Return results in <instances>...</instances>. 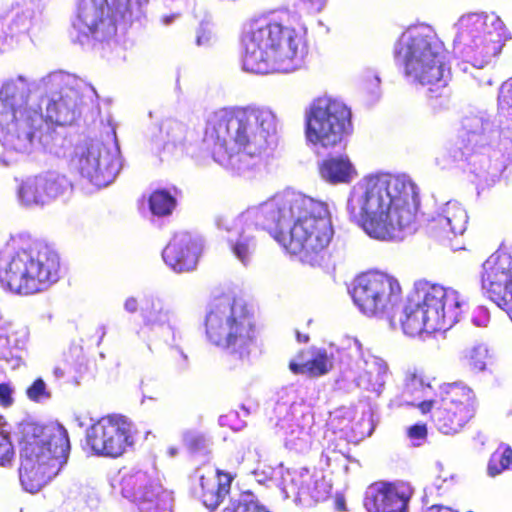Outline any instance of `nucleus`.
I'll list each match as a JSON object with an SVG mask.
<instances>
[{"instance_id":"1","label":"nucleus","mask_w":512,"mask_h":512,"mask_svg":"<svg viewBox=\"0 0 512 512\" xmlns=\"http://www.w3.org/2000/svg\"><path fill=\"white\" fill-rule=\"evenodd\" d=\"M95 88L58 70L38 79L15 74L0 81V164L12 167L41 153L66 155L70 142L50 126L72 125L97 105Z\"/></svg>"},{"instance_id":"2","label":"nucleus","mask_w":512,"mask_h":512,"mask_svg":"<svg viewBox=\"0 0 512 512\" xmlns=\"http://www.w3.org/2000/svg\"><path fill=\"white\" fill-rule=\"evenodd\" d=\"M277 127L268 107H226L208 115L202 143L215 162L242 174L276 146Z\"/></svg>"},{"instance_id":"3","label":"nucleus","mask_w":512,"mask_h":512,"mask_svg":"<svg viewBox=\"0 0 512 512\" xmlns=\"http://www.w3.org/2000/svg\"><path fill=\"white\" fill-rule=\"evenodd\" d=\"M419 203L416 185L410 179L378 174L352 188L347 210L369 236L392 240L415 223Z\"/></svg>"},{"instance_id":"4","label":"nucleus","mask_w":512,"mask_h":512,"mask_svg":"<svg viewBox=\"0 0 512 512\" xmlns=\"http://www.w3.org/2000/svg\"><path fill=\"white\" fill-rule=\"evenodd\" d=\"M148 0H77L72 41L110 61L125 58L126 30L144 16Z\"/></svg>"},{"instance_id":"5","label":"nucleus","mask_w":512,"mask_h":512,"mask_svg":"<svg viewBox=\"0 0 512 512\" xmlns=\"http://www.w3.org/2000/svg\"><path fill=\"white\" fill-rule=\"evenodd\" d=\"M394 56L402 59L405 73L415 81L442 89L439 94L429 89L428 100L434 111L448 108L451 93L446 87L451 70L446 59L447 51L429 27L406 30L394 46Z\"/></svg>"},{"instance_id":"6","label":"nucleus","mask_w":512,"mask_h":512,"mask_svg":"<svg viewBox=\"0 0 512 512\" xmlns=\"http://www.w3.org/2000/svg\"><path fill=\"white\" fill-rule=\"evenodd\" d=\"M20 433V482L26 491L36 493L67 463L70 453L68 432L59 423L39 425L28 422L21 425Z\"/></svg>"},{"instance_id":"7","label":"nucleus","mask_w":512,"mask_h":512,"mask_svg":"<svg viewBox=\"0 0 512 512\" xmlns=\"http://www.w3.org/2000/svg\"><path fill=\"white\" fill-rule=\"evenodd\" d=\"M12 252L0 261V285L15 294L31 295L59 279L60 260L47 244L19 234L11 237Z\"/></svg>"},{"instance_id":"8","label":"nucleus","mask_w":512,"mask_h":512,"mask_svg":"<svg viewBox=\"0 0 512 512\" xmlns=\"http://www.w3.org/2000/svg\"><path fill=\"white\" fill-rule=\"evenodd\" d=\"M208 341L240 360L259 353L253 308L242 298L223 295L211 301L205 316Z\"/></svg>"},{"instance_id":"9","label":"nucleus","mask_w":512,"mask_h":512,"mask_svg":"<svg viewBox=\"0 0 512 512\" xmlns=\"http://www.w3.org/2000/svg\"><path fill=\"white\" fill-rule=\"evenodd\" d=\"M288 11L278 10L252 19L243 29L242 70L258 75L288 72Z\"/></svg>"},{"instance_id":"10","label":"nucleus","mask_w":512,"mask_h":512,"mask_svg":"<svg viewBox=\"0 0 512 512\" xmlns=\"http://www.w3.org/2000/svg\"><path fill=\"white\" fill-rule=\"evenodd\" d=\"M290 255L304 264L321 265L328 255L334 230L326 203L297 194L290 204Z\"/></svg>"},{"instance_id":"11","label":"nucleus","mask_w":512,"mask_h":512,"mask_svg":"<svg viewBox=\"0 0 512 512\" xmlns=\"http://www.w3.org/2000/svg\"><path fill=\"white\" fill-rule=\"evenodd\" d=\"M105 129V136L80 139L71 160L79 175L97 188L111 184L122 168L116 130L110 125Z\"/></svg>"},{"instance_id":"12","label":"nucleus","mask_w":512,"mask_h":512,"mask_svg":"<svg viewBox=\"0 0 512 512\" xmlns=\"http://www.w3.org/2000/svg\"><path fill=\"white\" fill-rule=\"evenodd\" d=\"M417 408L423 415L430 414L439 432L455 435L475 417L477 397L474 390L463 383H444L434 399L419 402Z\"/></svg>"},{"instance_id":"13","label":"nucleus","mask_w":512,"mask_h":512,"mask_svg":"<svg viewBox=\"0 0 512 512\" xmlns=\"http://www.w3.org/2000/svg\"><path fill=\"white\" fill-rule=\"evenodd\" d=\"M352 129L351 111L329 98L315 99L306 114L305 136L313 145L329 149L338 146Z\"/></svg>"},{"instance_id":"14","label":"nucleus","mask_w":512,"mask_h":512,"mask_svg":"<svg viewBox=\"0 0 512 512\" xmlns=\"http://www.w3.org/2000/svg\"><path fill=\"white\" fill-rule=\"evenodd\" d=\"M351 296L364 315L385 318L400 303L402 287L399 280L390 274L369 271L356 277Z\"/></svg>"},{"instance_id":"15","label":"nucleus","mask_w":512,"mask_h":512,"mask_svg":"<svg viewBox=\"0 0 512 512\" xmlns=\"http://www.w3.org/2000/svg\"><path fill=\"white\" fill-rule=\"evenodd\" d=\"M461 34L470 39L467 50V61L473 66L482 68L498 56L507 39L504 23L499 18L486 15H469L461 22Z\"/></svg>"},{"instance_id":"16","label":"nucleus","mask_w":512,"mask_h":512,"mask_svg":"<svg viewBox=\"0 0 512 512\" xmlns=\"http://www.w3.org/2000/svg\"><path fill=\"white\" fill-rule=\"evenodd\" d=\"M288 194L283 191L267 201L249 207L235 218V226H246L254 230L265 231L287 253L286 228L288 225Z\"/></svg>"},{"instance_id":"17","label":"nucleus","mask_w":512,"mask_h":512,"mask_svg":"<svg viewBox=\"0 0 512 512\" xmlns=\"http://www.w3.org/2000/svg\"><path fill=\"white\" fill-rule=\"evenodd\" d=\"M121 493L134 503L139 512H172L173 496L170 491L142 470H132L121 479Z\"/></svg>"},{"instance_id":"18","label":"nucleus","mask_w":512,"mask_h":512,"mask_svg":"<svg viewBox=\"0 0 512 512\" xmlns=\"http://www.w3.org/2000/svg\"><path fill=\"white\" fill-rule=\"evenodd\" d=\"M86 443L96 455L118 457L133 444L132 424L121 415L103 417L87 429Z\"/></svg>"},{"instance_id":"19","label":"nucleus","mask_w":512,"mask_h":512,"mask_svg":"<svg viewBox=\"0 0 512 512\" xmlns=\"http://www.w3.org/2000/svg\"><path fill=\"white\" fill-rule=\"evenodd\" d=\"M140 316L143 326L149 331L154 332L157 329L167 331L171 335V349L176 353V367L180 372L189 368V359L187 354L178 344L181 333L177 327L176 312L166 305L165 300L155 293L145 294L140 307Z\"/></svg>"},{"instance_id":"20","label":"nucleus","mask_w":512,"mask_h":512,"mask_svg":"<svg viewBox=\"0 0 512 512\" xmlns=\"http://www.w3.org/2000/svg\"><path fill=\"white\" fill-rule=\"evenodd\" d=\"M482 289L500 308L512 312V269L506 256L492 255L483 263Z\"/></svg>"},{"instance_id":"21","label":"nucleus","mask_w":512,"mask_h":512,"mask_svg":"<svg viewBox=\"0 0 512 512\" xmlns=\"http://www.w3.org/2000/svg\"><path fill=\"white\" fill-rule=\"evenodd\" d=\"M422 290L423 297L419 303L427 310L432 325L451 324L458 320L464 301L456 290L439 284H426Z\"/></svg>"},{"instance_id":"22","label":"nucleus","mask_w":512,"mask_h":512,"mask_svg":"<svg viewBox=\"0 0 512 512\" xmlns=\"http://www.w3.org/2000/svg\"><path fill=\"white\" fill-rule=\"evenodd\" d=\"M203 248V239L189 232H178L162 252L164 262L175 272L195 269Z\"/></svg>"},{"instance_id":"23","label":"nucleus","mask_w":512,"mask_h":512,"mask_svg":"<svg viewBox=\"0 0 512 512\" xmlns=\"http://www.w3.org/2000/svg\"><path fill=\"white\" fill-rule=\"evenodd\" d=\"M408 500L403 484L382 482L372 485L365 504L372 512H405Z\"/></svg>"},{"instance_id":"24","label":"nucleus","mask_w":512,"mask_h":512,"mask_svg":"<svg viewBox=\"0 0 512 512\" xmlns=\"http://www.w3.org/2000/svg\"><path fill=\"white\" fill-rule=\"evenodd\" d=\"M216 225L218 229L227 231V242L236 259L243 266H249L257 247L255 237L250 234V230L254 229L246 226L236 228L235 219L229 220L226 217H218Z\"/></svg>"},{"instance_id":"25","label":"nucleus","mask_w":512,"mask_h":512,"mask_svg":"<svg viewBox=\"0 0 512 512\" xmlns=\"http://www.w3.org/2000/svg\"><path fill=\"white\" fill-rule=\"evenodd\" d=\"M45 8L44 0L24 1L7 25L8 32L4 30V33H1L3 36H7V46H12L15 36L26 34L31 29L39 27L43 22Z\"/></svg>"},{"instance_id":"26","label":"nucleus","mask_w":512,"mask_h":512,"mask_svg":"<svg viewBox=\"0 0 512 512\" xmlns=\"http://www.w3.org/2000/svg\"><path fill=\"white\" fill-rule=\"evenodd\" d=\"M293 485L297 488L295 502L311 500L321 502L327 499L331 492V485L324 477L317 478L307 468H303L292 479Z\"/></svg>"},{"instance_id":"27","label":"nucleus","mask_w":512,"mask_h":512,"mask_svg":"<svg viewBox=\"0 0 512 512\" xmlns=\"http://www.w3.org/2000/svg\"><path fill=\"white\" fill-rule=\"evenodd\" d=\"M318 171L323 180L333 185L350 183L357 176V170L347 155L327 157L319 163Z\"/></svg>"},{"instance_id":"28","label":"nucleus","mask_w":512,"mask_h":512,"mask_svg":"<svg viewBox=\"0 0 512 512\" xmlns=\"http://www.w3.org/2000/svg\"><path fill=\"white\" fill-rule=\"evenodd\" d=\"M332 362L324 349L302 350L296 357V361L290 362V370L294 373L307 374L319 377L332 369Z\"/></svg>"},{"instance_id":"29","label":"nucleus","mask_w":512,"mask_h":512,"mask_svg":"<svg viewBox=\"0 0 512 512\" xmlns=\"http://www.w3.org/2000/svg\"><path fill=\"white\" fill-rule=\"evenodd\" d=\"M231 478L226 483H221L215 475L199 476V490L195 491L196 496L202 504L210 511H214L223 501L230 489Z\"/></svg>"},{"instance_id":"30","label":"nucleus","mask_w":512,"mask_h":512,"mask_svg":"<svg viewBox=\"0 0 512 512\" xmlns=\"http://www.w3.org/2000/svg\"><path fill=\"white\" fill-rule=\"evenodd\" d=\"M401 327L403 332L411 337L420 335L427 330H435L437 325H432L427 310L423 308L419 302L408 303L403 312L401 319Z\"/></svg>"},{"instance_id":"31","label":"nucleus","mask_w":512,"mask_h":512,"mask_svg":"<svg viewBox=\"0 0 512 512\" xmlns=\"http://www.w3.org/2000/svg\"><path fill=\"white\" fill-rule=\"evenodd\" d=\"M434 221L446 233L457 235L466 230L468 215L459 203L448 202Z\"/></svg>"},{"instance_id":"32","label":"nucleus","mask_w":512,"mask_h":512,"mask_svg":"<svg viewBox=\"0 0 512 512\" xmlns=\"http://www.w3.org/2000/svg\"><path fill=\"white\" fill-rule=\"evenodd\" d=\"M388 375L387 363L376 356H371L365 360L363 372L360 376L367 390L379 392Z\"/></svg>"},{"instance_id":"33","label":"nucleus","mask_w":512,"mask_h":512,"mask_svg":"<svg viewBox=\"0 0 512 512\" xmlns=\"http://www.w3.org/2000/svg\"><path fill=\"white\" fill-rule=\"evenodd\" d=\"M187 138V127L177 120H166L160 128V145L163 150L173 152L183 151Z\"/></svg>"},{"instance_id":"34","label":"nucleus","mask_w":512,"mask_h":512,"mask_svg":"<svg viewBox=\"0 0 512 512\" xmlns=\"http://www.w3.org/2000/svg\"><path fill=\"white\" fill-rule=\"evenodd\" d=\"M170 189H156L148 197V208L153 221L155 217L162 218L170 216L177 205L175 193L176 188Z\"/></svg>"},{"instance_id":"35","label":"nucleus","mask_w":512,"mask_h":512,"mask_svg":"<svg viewBox=\"0 0 512 512\" xmlns=\"http://www.w3.org/2000/svg\"><path fill=\"white\" fill-rule=\"evenodd\" d=\"M39 185L43 190L45 204L49 201L63 196L72 190L70 180L63 174L49 171L38 175Z\"/></svg>"},{"instance_id":"36","label":"nucleus","mask_w":512,"mask_h":512,"mask_svg":"<svg viewBox=\"0 0 512 512\" xmlns=\"http://www.w3.org/2000/svg\"><path fill=\"white\" fill-rule=\"evenodd\" d=\"M39 177H30L18 188V200L23 206L45 205L43 190L39 185Z\"/></svg>"},{"instance_id":"37","label":"nucleus","mask_w":512,"mask_h":512,"mask_svg":"<svg viewBox=\"0 0 512 512\" xmlns=\"http://www.w3.org/2000/svg\"><path fill=\"white\" fill-rule=\"evenodd\" d=\"M224 512H270L250 491L232 497Z\"/></svg>"},{"instance_id":"38","label":"nucleus","mask_w":512,"mask_h":512,"mask_svg":"<svg viewBox=\"0 0 512 512\" xmlns=\"http://www.w3.org/2000/svg\"><path fill=\"white\" fill-rule=\"evenodd\" d=\"M512 464V447L501 443L491 454L487 471L490 476H496L507 470Z\"/></svg>"},{"instance_id":"39","label":"nucleus","mask_w":512,"mask_h":512,"mask_svg":"<svg viewBox=\"0 0 512 512\" xmlns=\"http://www.w3.org/2000/svg\"><path fill=\"white\" fill-rule=\"evenodd\" d=\"M498 106L502 124L506 130L512 133V78L502 84L498 96Z\"/></svg>"},{"instance_id":"40","label":"nucleus","mask_w":512,"mask_h":512,"mask_svg":"<svg viewBox=\"0 0 512 512\" xmlns=\"http://www.w3.org/2000/svg\"><path fill=\"white\" fill-rule=\"evenodd\" d=\"M4 337H10L11 341L9 343V350H11V354L13 357H0V359L5 360L7 363L11 364L12 368H16L22 362L24 349L26 345L25 335L19 336L18 333L7 331L4 334Z\"/></svg>"},{"instance_id":"41","label":"nucleus","mask_w":512,"mask_h":512,"mask_svg":"<svg viewBox=\"0 0 512 512\" xmlns=\"http://www.w3.org/2000/svg\"><path fill=\"white\" fill-rule=\"evenodd\" d=\"M186 447L193 453L205 454L211 445V439L198 431H187L183 435Z\"/></svg>"},{"instance_id":"42","label":"nucleus","mask_w":512,"mask_h":512,"mask_svg":"<svg viewBox=\"0 0 512 512\" xmlns=\"http://www.w3.org/2000/svg\"><path fill=\"white\" fill-rule=\"evenodd\" d=\"M479 135L475 132L467 133V138H462L458 147L453 151L452 157L455 161L468 160L478 150Z\"/></svg>"},{"instance_id":"43","label":"nucleus","mask_w":512,"mask_h":512,"mask_svg":"<svg viewBox=\"0 0 512 512\" xmlns=\"http://www.w3.org/2000/svg\"><path fill=\"white\" fill-rule=\"evenodd\" d=\"M258 442V435L255 432H249L244 436H240L236 440V453L235 462L240 465L244 462L247 455L251 453L252 449L257 450L256 444Z\"/></svg>"},{"instance_id":"44","label":"nucleus","mask_w":512,"mask_h":512,"mask_svg":"<svg viewBox=\"0 0 512 512\" xmlns=\"http://www.w3.org/2000/svg\"><path fill=\"white\" fill-rule=\"evenodd\" d=\"M307 54L308 46L306 41L301 37L293 38L290 36V61L293 62L290 66V71L301 68Z\"/></svg>"},{"instance_id":"45","label":"nucleus","mask_w":512,"mask_h":512,"mask_svg":"<svg viewBox=\"0 0 512 512\" xmlns=\"http://www.w3.org/2000/svg\"><path fill=\"white\" fill-rule=\"evenodd\" d=\"M7 423L0 417V466H7L14 457L13 445L9 438Z\"/></svg>"},{"instance_id":"46","label":"nucleus","mask_w":512,"mask_h":512,"mask_svg":"<svg viewBox=\"0 0 512 512\" xmlns=\"http://www.w3.org/2000/svg\"><path fill=\"white\" fill-rule=\"evenodd\" d=\"M27 397L34 402L42 403L51 398L45 381L42 378H37L26 390Z\"/></svg>"},{"instance_id":"47","label":"nucleus","mask_w":512,"mask_h":512,"mask_svg":"<svg viewBox=\"0 0 512 512\" xmlns=\"http://www.w3.org/2000/svg\"><path fill=\"white\" fill-rule=\"evenodd\" d=\"M487 357V349L483 345L472 347L465 354L468 364L475 370H484Z\"/></svg>"},{"instance_id":"48","label":"nucleus","mask_w":512,"mask_h":512,"mask_svg":"<svg viewBox=\"0 0 512 512\" xmlns=\"http://www.w3.org/2000/svg\"><path fill=\"white\" fill-rule=\"evenodd\" d=\"M218 423L221 427H229L233 431H240L246 426V423L240 419L237 411H230L225 415H221Z\"/></svg>"},{"instance_id":"49","label":"nucleus","mask_w":512,"mask_h":512,"mask_svg":"<svg viewBox=\"0 0 512 512\" xmlns=\"http://www.w3.org/2000/svg\"><path fill=\"white\" fill-rule=\"evenodd\" d=\"M9 331V327L7 323L2 319L0 316V357H13V354H11V350L9 343L11 341L10 337H4V334Z\"/></svg>"},{"instance_id":"50","label":"nucleus","mask_w":512,"mask_h":512,"mask_svg":"<svg viewBox=\"0 0 512 512\" xmlns=\"http://www.w3.org/2000/svg\"><path fill=\"white\" fill-rule=\"evenodd\" d=\"M212 42V32L207 23L202 22L196 30V44L199 47H208Z\"/></svg>"},{"instance_id":"51","label":"nucleus","mask_w":512,"mask_h":512,"mask_svg":"<svg viewBox=\"0 0 512 512\" xmlns=\"http://www.w3.org/2000/svg\"><path fill=\"white\" fill-rule=\"evenodd\" d=\"M274 414L277 417L276 427L284 429L287 425L286 416L288 415V406L286 403L278 401L274 407Z\"/></svg>"},{"instance_id":"52","label":"nucleus","mask_w":512,"mask_h":512,"mask_svg":"<svg viewBox=\"0 0 512 512\" xmlns=\"http://www.w3.org/2000/svg\"><path fill=\"white\" fill-rule=\"evenodd\" d=\"M427 426L424 423H417L407 429V435L410 439L423 440L427 437Z\"/></svg>"},{"instance_id":"53","label":"nucleus","mask_w":512,"mask_h":512,"mask_svg":"<svg viewBox=\"0 0 512 512\" xmlns=\"http://www.w3.org/2000/svg\"><path fill=\"white\" fill-rule=\"evenodd\" d=\"M13 389L8 383H0V404L8 407L13 403Z\"/></svg>"},{"instance_id":"54","label":"nucleus","mask_w":512,"mask_h":512,"mask_svg":"<svg viewBox=\"0 0 512 512\" xmlns=\"http://www.w3.org/2000/svg\"><path fill=\"white\" fill-rule=\"evenodd\" d=\"M140 307L138 299L133 296L126 298L123 304L124 310L129 314H135Z\"/></svg>"},{"instance_id":"55","label":"nucleus","mask_w":512,"mask_h":512,"mask_svg":"<svg viewBox=\"0 0 512 512\" xmlns=\"http://www.w3.org/2000/svg\"><path fill=\"white\" fill-rule=\"evenodd\" d=\"M334 508L338 512L347 511L346 499L342 493H337L334 497Z\"/></svg>"},{"instance_id":"56","label":"nucleus","mask_w":512,"mask_h":512,"mask_svg":"<svg viewBox=\"0 0 512 512\" xmlns=\"http://www.w3.org/2000/svg\"><path fill=\"white\" fill-rule=\"evenodd\" d=\"M6 23L3 20H0V33H4V27ZM7 46V36H3L0 34V51H3Z\"/></svg>"},{"instance_id":"57","label":"nucleus","mask_w":512,"mask_h":512,"mask_svg":"<svg viewBox=\"0 0 512 512\" xmlns=\"http://www.w3.org/2000/svg\"><path fill=\"white\" fill-rule=\"evenodd\" d=\"M426 512H457L449 507L442 505H432Z\"/></svg>"},{"instance_id":"58","label":"nucleus","mask_w":512,"mask_h":512,"mask_svg":"<svg viewBox=\"0 0 512 512\" xmlns=\"http://www.w3.org/2000/svg\"><path fill=\"white\" fill-rule=\"evenodd\" d=\"M178 16H179V14H178V13H173V14H170V15H165V16H163V17H162V23H163V25H165V26H169V25H171V24L174 22V20H175L176 18H178Z\"/></svg>"},{"instance_id":"59","label":"nucleus","mask_w":512,"mask_h":512,"mask_svg":"<svg viewBox=\"0 0 512 512\" xmlns=\"http://www.w3.org/2000/svg\"><path fill=\"white\" fill-rule=\"evenodd\" d=\"M295 334L297 341L300 343H307L310 339L309 334L307 333L302 334L298 330H296Z\"/></svg>"},{"instance_id":"60","label":"nucleus","mask_w":512,"mask_h":512,"mask_svg":"<svg viewBox=\"0 0 512 512\" xmlns=\"http://www.w3.org/2000/svg\"><path fill=\"white\" fill-rule=\"evenodd\" d=\"M98 334H99V340L97 342V345H100L101 341L103 340L105 334H106V329H105V326H99L97 328V331H96Z\"/></svg>"},{"instance_id":"61","label":"nucleus","mask_w":512,"mask_h":512,"mask_svg":"<svg viewBox=\"0 0 512 512\" xmlns=\"http://www.w3.org/2000/svg\"><path fill=\"white\" fill-rule=\"evenodd\" d=\"M54 375L56 378H62L64 376V371L61 368L56 367L54 369Z\"/></svg>"},{"instance_id":"62","label":"nucleus","mask_w":512,"mask_h":512,"mask_svg":"<svg viewBox=\"0 0 512 512\" xmlns=\"http://www.w3.org/2000/svg\"><path fill=\"white\" fill-rule=\"evenodd\" d=\"M242 409L244 410L245 415H248V411L244 407H242Z\"/></svg>"},{"instance_id":"63","label":"nucleus","mask_w":512,"mask_h":512,"mask_svg":"<svg viewBox=\"0 0 512 512\" xmlns=\"http://www.w3.org/2000/svg\"><path fill=\"white\" fill-rule=\"evenodd\" d=\"M282 490H283V492L287 495L286 489H285V488H283Z\"/></svg>"}]
</instances>
